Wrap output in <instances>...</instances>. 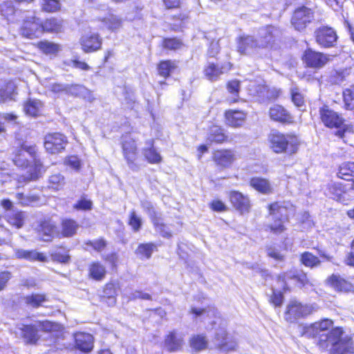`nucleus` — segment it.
Here are the masks:
<instances>
[{
  "mask_svg": "<svg viewBox=\"0 0 354 354\" xmlns=\"http://www.w3.org/2000/svg\"><path fill=\"white\" fill-rule=\"evenodd\" d=\"M298 328L301 336L315 339L320 348L331 346L333 354H354L353 342L342 338V328H333L332 319H324L310 325L299 326Z\"/></svg>",
  "mask_w": 354,
  "mask_h": 354,
  "instance_id": "obj_1",
  "label": "nucleus"
},
{
  "mask_svg": "<svg viewBox=\"0 0 354 354\" xmlns=\"http://www.w3.org/2000/svg\"><path fill=\"white\" fill-rule=\"evenodd\" d=\"M13 162L19 167H27L33 163V168H30L26 178L34 180L39 178L41 174L43 165L41 160L37 158L35 146H28L26 143L17 148L14 153Z\"/></svg>",
  "mask_w": 354,
  "mask_h": 354,
  "instance_id": "obj_2",
  "label": "nucleus"
},
{
  "mask_svg": "<svg viewBox=\"0 0 354 354\" xmlns=\"http://www.w3.org/2000/svg\"><path fill=\"white\" fill-rule=\"evenodd\" d=\"M17 328L27 343L35 344L39 339V330L58 331L61 326L47 320L35 322L34 324H19Z\"/></svg>",
  "mask_w": 354,
  "mask_h": 354,
  "instance_id": "obj_3",
  "label": "nucleus"
},
{
  "mask_svg": "<svg viewBox=\"0 0 354 354\" xmlns=\"http://www.w3.org/2000/svg\"><path fill=\"white\" fill-rule=\"evenodd\" d=\"M270 147L277 153H295L298 149V138L291 134L273 132L269 136Z\"/></svg>",
  "mask_w": 354,
  "mask_h": 354,
  "instance_id": "obj_4",
  "label": "nucleus"
},
{
  "mask_svg": "<svg viewBox=\"0 0 354 354\" xmlns=\"http://www.w3.org/2000/svg\"><path fill=\"white\" fill-rule=\"evenodd\" d=\"M270 215L273 222L269 225L271 232L274 234L283 232L286 227L284 223L288 220V212L284 203H274L269 206Z\"/></svg>",
  "mask_w": 354,
  "mask_h": 354,
  "instance_id": "obj_5",
  "label": "nucleus"
},
{
  "mask_svg": "<svg viewBox=\"0 0 354 354\" xmlns=\"http://www.w3.org/2000/svg\"><path fill=\"white\" fill-rule=\"evenodd\" d=\"M256 36L243 35L237 39V51L245 55L254 56L261 49Z\"/></svg>",
  "mask_w": 354,
  "mask_h": 354,
  "instance_id": "obj_6",
  "label": "nucleus"
},
{
  "mask_svg": "<svg viewBox=\"0 0 354 354\" xmlns=\"http://www.w3.org/2000/svg\"><path fill=\"white\" fill-rule=\"evenodd\" d=\"M319 117L322 123L328 128H341L344 122L342 116L328 106L319 108Z\"/></svg>",
  "mask_w": 354,
  "mask_h": 354,
  "instance_id": "obj_7",
  "label": "nucleus"
},
{
  "mask_svg": "<svg viewBox=\"0 0 354 354\" xmlns=\"http://www.w3.org/2000/svg\"><path fill=\"white\" fill-rule=\"evenodd\" d=\"M314 18L311 9L303 6L295 10L291 19L292 25L299 31L304 30Z\"/></svg>",
  "mask_w": 354,
  "mask_h": 354,
  "instance_id": "obj_8",
  "label": "nucleus"
},
{
  "mask_svg": "<svg viewBox=\"0 0 354 354\" xmlns=\"http://www.w3.org/2000/svg\"><path fill=\"white\" fill-rule=\"evenodd\" d=\"M21 35L27 38H37L43 33L42 22L35 16L27 17L21 28Z\"/></svg>",
  "mask_w": 354,
  "mask_h": 354,
  "instance_id": "obj_9",
  "label": "nucleus"
},
{
  "mask_svg": "<svg viewBox=\"0 0 354 354\" xmlns=\"http://www.w3.org/2000/svg\"><path fill=\"white\" fill-rule=\"evenodd\" d=\"M67 143V138L64 135L55 133L46 136L44 147L47 152L55 154L62 152Z\"/></svg>",
  "mask_w": 354,
  "mask_h": 354,
  "instance_id": "obj_10",
  "label": "nucleus"
},
{
  "mask_svg": "<svg viewBox=\"0 0 354 354\" xmlns=\"http://www.w3.org/2000/svg\"><path fill=\"white\" fill-rule=\"evenodd\" d=\"M302 59L308 67L316 69L324 67L330 60L328 55L315 51L311 48L304 51Z\"/></svg>",
  "mask_w": 354,
  "mask_h": 354,
  "instance_id": "obj_11",
  "label": "nucleus"
},
{
  "mask_svg": "<svg viewBox=\"0 0 354 354\" xmlns=\"http://www.w3.org/2000/svg\"><path fill=\"white\" fill-rule=\"evenodd\" d=\"M122 151L129 167L133 171L138 170V166L135 163L137 158V146L136 141L130 136L124 138Z\"/></svg>",
  "mask_w": 354,
  "mask_h": 354,
  "instance_id": "obj_12",
  "label": "nucleus"
},
{
  "mask_svg": "<svg viewBox=\"0 0 354 354\" xmlns=\"http://www.w3.org/2000/svg\"><path fill=\"white\" fill-rule=\"evenodd\" d=\"M289 281H292L295 285L304 286L307 283L308 279L306 274L297 270H291L277 277V282L283 290L288 288Z\"/></svg>",
  "mask_w": 354,
  "mask_h": 354,
  "instance_id": "obj_13",
  "label": "nucleus"
},
{
  "mask_svg": "<svg viewBox=\"0 0 354 354\" xmlns=\"http://www.w3.org/2000/svg\"><path fill=\"white\" fill-rule=\"evenodd\" d=\"M279 33V30L273 26H270L261 28L256 36L261 48H272Z\"/></svg>",
  "mask_w": 354,
  "mask_h": 354,
  "instance_id": "obj_14",
  "label": "nucleus"
},
{
  "mask_svg": "<svg viewBox=\"0 0 354 354\" xmlns=\"http://www.w3.org/2000/svg\"><path fill=\"white\" fill-rule=\"evenodd\" d=\"M315 38L319 45L324 48H330L334 46L337 36L333 28L322 27L315 31Z\"/></svg>",
  "mask_w": 354,
  "mask_h": 354,
  "instance_id": "obj_15",
  "label": "nucleus"
},
{
  "mask_svg": "<svg viewBox=\"0 0 354 354\" xmlns=\"http://www.w3.org/2000/svg\"><path fill=\"white\" fill-rule=\"evenodd\" d=\"M309 310L306 306L301 305L297 301H291L287 306L285 313V319L288 322H293L296 319L308 315Z\"/></svg>",
  "mask_w": 354,
  "mask_h": 354,
  "instance_id": "obj_16",
  "label": "nucleus"
},
{
  "mask_svg": "<svg viewBox=\"0 0 354 354\" xmlns=\"http://www.w3.org/2000/svg\"><path fill=\"white\" fill-rule=\"evenodd\" d=\"M229 197L233 207L241 214L249 212L250 203L247 196H244L241 192L232 191L230 193Z\"/></svg>",
  "mask_w": 354,
  "mask_h": 354,
  "instance_id": "obj_17",
  "label": "nucleus"
},
{
  "mask_svg": "<svg viewBox=\"0 0 354 354\" xmlns=\"http://www.w3.org/2000/svg\"><path fill=\"white\" fill-rule=\"evenodd\" d=\"M80 44L85 53L94 52L101 48L102 38L98 34H87L82 37Z\"/></svg>",
  "mask_w": 354,
  "mask_h": 354,
  "instance_id": "obj_18",
  "label": "nucleus"
},
{
  "mask_svg": "<svg viewBox=\"0 0 354 354\" xmlns=\"http://www.w3.org/2000/svg\"><path fill=\"white\" fill-rule=\"evenodd\" d=\"M269 115L271 120L283 124H290L293 122L291 114L281 105L274 104L269 109Z\"/></svg>",
  "mask_w": 354,
  "mask_h": 354,
  "instance_id": "obj_19",
  "label": "nucleus"
},
{
  "mask_svg": "<svg viewBox=\"0 0 354 354\" xmlns=\"http://www.w3.org/2000/svg\"><path fill=\"white\" fill-rule=\"evenodd\" d=\"M213 158L217 165L221 167H229L235 160L233 151L230 149L217 150L214 153Z\"/></svg>",
  "mask_w": 354,
  "mask_h": 354,
  "instance_id": "obj_20",
  "label": "nucleus"
},
{
  "mask_svg": "<svg viewBox=\"0 0 354 354\" xmlns=\"http://www.w3.org/2000/svg\"><path fill=\"white\" fill-rule=\"evenodd\" d=\"M56 229V224L51 219H44L39 223L37 231L40 239L44 241H51Z\"/></svg>",
  "mask_w": 354,
  "mask_h": 354,
  "instance_id": "obj_21",
  "label": "nucleus"
},
{
  "mask_svg": "<svg viewBox=\"0 0 354 354\" xmlns=\"http://www.w3.org/2000/svg\"><path fill=\"white\" fill-rule=\"evenodd\" d=\"M14 255L16 259H25L27 261H38L41 262L47 261L46 256L43 254L37 252L35 250H26L24 249H15Z\"/></svg>",
  "mask_w": 354,
  "mask_h": 354,
  "instance_id": "obj_22",
  "label": "nucleus"
},
{
  "mask_svg": "<svg viewBox=\"0 0 354 354\" xmlns=\"http://www.w3.org/2000/svg\"><path fill=\"white\" fill-rule=\"evenodd\" d=\"M75 342L76 348L85 353L90 352L93 348V337L88 333H76Z\"/></svg>",
  "mask_w": 354,
  "mask_h": 354,
  "instance_id": "obj_23",
  "label": "nucleus"
},
{
  "mask_svg": "<svg viewBox=\"0 0 354 354\" xmlns=\"http://www.w3.org/2000/svg\"><path fill=\"white\" fill-rule=\"evenodd\" d=\"M230 68L231 64L230 62L225 64L221 67H218L213 63H208V65L205 68L204 72L208 80L215 81L221 74L228 71Z\"/></svg>",
  "mask_w": 354,
  "mask_h": 354,
  "instance_id": "obj_24",
  "label": "nucleus"
},
{
  "mask_svg": "<svg viewBox=\"0 0 354 354\" xmlns=\"http://www.w3.org/2000/svg\"><path fill=\"white\" fill-rule=\"evenodd\" d=\"M246 118V113L243 111L229 110L225 112V119L227 125L232 127H239L243 125Z\"/></svg>",
  "mask_w": 354,
  "mask_h": 354,
  "instance_id": "obj_25",
  "label": "nucleus"
},
{
  "mask_svg": "<svg viewBox=\"0 0 354 354\" xmlns=\"http://www.w3.org/2000/svg\"><path fill=\"white\" fill-rule=\"evenodd\" d=\"M250 185L252 188L263 194H270L273 192L272 185L266 178L254 177L250 179Z\"/></svg>",
  "mask_w": 354,
  "mask_h": 354,
  "instance_id": "obj_26",
  "label": "nucleus"
},
{
  "mask_svg": "<svg viewBox=\"0 0 354 354\" xmlns=\"http://www.w3.org/2000/svg\"><path fill=\"white\" fill-rule=\"evenodd\" d=\"M328 283L335 290L339 292H348L353 288L351 283L340 276L335 274H333L328 279Z\"/></svg>",
  "mask_w": 354,
  "mask_h": 354,
  "instance_id": "obj_27",
  "label": "nucleus"
},
{
  "mask_svg": "<svg viewBox=\"0 0 354 354\" xmlns=\"http://www.w3.org/2000/svg\"><path fill=\"white\" fill-rule=\"evenodd\" d=\"M216 344L223 351H233L236 347L235 342H229L226 331L221 329L216 335Z\"/></svg>",
  "mask_w": 354,
  "mask_h": 354,
  "instance_id": "obj_28",
  "label": "nucleus"
},
{
  "mask_svg": "<svg viewBox=\"0 0 354 354\" xmlns=\"http://www.w3.org/2000/svg\"><path fill=\"white\" fill-rule=\"evenodd\" d=\"M326 195L337 201H342L344 200V187L339 183L330 182L328 184L326 188Z\"/></svg>",
  "mask_w": 354,
  "mask_h": 354,
  "instance_id": "obj_29",
  "label": "nucleus"
},
{
  "mask_svg": "<svg viewBox=\"0 0 354 354\" xmlns=\"http://www.w3.org/2000/svg\"><path fill=\"white\" fill-rule=\"evenodd\" d=\"M106 274L105 267L100 262H93L88 266V276L95 281L103 280Z\"/></svg>",
  "mask_w": 354,
  "mask_h": 354,
  "instance_id": "obj_30",
  "label": "nucleus"
},
{
  "mask_svg": "<svg viewBox=\"0 0 354 354\" xmlns=\"http://www.w3.org/2000/svg\"><path fill=\"white\" fill-rule=\"evenodd\" d=\"M183 343L182 337L176 335L174 332L170 333L165 340V348L171 352L180 349Z\"/></svg>",
  "mask_w": 354,
  "mask_h": 354,
  "instance_id": "obj_31",
  "label": "nucleus"
},
{
  "mask_svg": "<svg viewBox=\"0 0 354 354\" xmlns=\"http://www.w3.org/2000/svg\"><path fill=\"white\" fill-rule=\"evenodd\" d=\"M149 147L142 150V153L146 160L152 164H157L161 162L162 157L159 153L153 148V140H150L146 142Z\"/></svg>",
  "mask_w": 354,
  "mask_h": 354,
  "instance_id": "obj_32",
  "label": "nucleus"
},
{
  "mask_svg": "<svg viewBox=\"0 0 354 354\" xmlns=\"http://www.w3.org/2000/svg\"><path fill=\"white\" fill-rule=\"evenodd\" d=\"M37 46L43 53L50 56H56L62 49L60 45L48 40L38 42Z\"/></svg>",
  "mask_w": 354,
  "mask_h": 354,
  "instance_id": "obj_33",
  "label": "nucleus"
},
{
  "mask_svg": "<svg viewBox=\"0 0 354 354\" xmlns=\"http://www.w3.org/2000/svg\"><path fill=\"white\" fill-rule=\"evenodd\" d=\"M227 136L223 132V129L216 125L211 127L207 134V141L209 142L221 143L225 141Z\"/></svg>",
  "mask_w": 354,
  "mask_h": 354,
  "instance_id": "obj_34",
  "label": "nucleus"
},
{
  "mask_svg": "<svg viewBox=\"0 0 354 354\" xmlns=\"http://www.w3.org/2000/svg\"><path fill=\"white\" fill-rule=\"evenodd\" d=\"M43 104L39 100H30L24 105V111L28 115L36 117L41 114Z\"/></svg>",
  "mask_w": 354,
  "mask_h": 354,
  "instance_id": "obj_35",
  "label": "nucleus"
},
{
  "mask_svg": "<svg viewBox=\"0 0 354 354\" xmlns=\"http://www.w3.org/2000/svg\"><path fill=\"white\" fill-rule=\"evenodd\" d=\"M78 228L79 225L73 219L66 218L63 219L62 221V234L64 237H71L74 236Z\"/></svg>",
  "mask_w": 354,
  "mask_h": 354,
  "instance_id": "obj_36",
  "label": "nucleus"
},
{
  "mask_svg": "<svg viewBox=\"0 0 354 354\" xmlns=\"http://www.w3.org/2000/svg\"><path fill=\"white\" fill-rule=\"evenodd\" d=\"M337 176L346 180H349L351 177L354 176V162H345L341 164Z\"/></svg>",
  "mask_w": 354,
  "mask_h": 354,
  "instance_id": "obj_37",
  "label": "nucleus"
},
{
  "mask_svg": "<svg viewBox=\"0 0 354 354\" xmlns=\"http://www.w3.org/2000/svg\"><path fill=\"white\" fill-rule=\"evenodd\" d=\"M177 68L175 61H161L158 66V71L160 76L168 77L171 73Z\"/></svg>",
  "mask_w": 354,
  "mask_h": 354,
  "instance_id": "obj_38",
  "label": "nucleus"
},
{
  "mask_svg": "<svg viewBox=\"0 0 354 354\" xmlns=\"http://www.w3.org/2000/svg\"><path fill=\"white\" fill-rule=\"evenodd\" d=\"M62 21L55 18L48 19L42 23L43 32H59L62 31Z\"/></svg>",
  "mask_w": 354,
  "mask_h": 354,
  "instance_id": "obj_39",
  "label": "nucleus"
},
{
  "mask_svg": "<svg viewBox=\"0 0 354 354\" xmlns=\"http://www.w3.org/2000/svg\"><path fill=\"white\" fill-rule=\"evenodd\" d=\"M15 90V84L12 82H8L4 88L0 89V102H4L8 100H14Z\"/></svg>",
  "mask_w": 354,
  "mask_h": 354,
  "instance_id": "obj_40",
  "label": "nucleus"
},
{
  "mask_svg": "<svg viewBox=\"0 0 354 354\" xmlns=\"http://www.w3.org/2000/svg\"><path fill=\"white\" fill-rule=\"evenodd\" d=\"M157 250V245L153 243H141L136 250L137 255L146 259L151 258L152 253Z\"/></svg>",
  "mask_w": 354,
  "mask_h": 354,
  "instance_id": "obj_41",
  "label": "nucleus"
},
{
  "mask_svg": "<svg viewBox=\"0 0 354 354\" xmlns=\"http://www.w3.org/2000/svg\"><path fill=\"white\" fill-rule=\"evenodd\" d=\"M16 198L19 203L24 206H33L37 205L39 201V197L35 194H24L23 193H17Z\"/></svg>",
  "mask_w": 354,
  "mask_h": 354,
  "instance_id": "obj_42",
  "label": "nucleus"
},
{
  "mask_svg": "<svg viewBox=\"0 0 354 354\" xmlns=\"http://www.w3.org/2000/svg\"><path fill=\"white\" fill-rule=\"evenodd\" d=\"M101 21L104 23V25L106 28L111 30H115L120 28L122 26L121 19L112 14L109 15Z\"/></svg>",
  "mask_w": 354,
  "mask_h": 354,
  "instance_id": "obj_43",
  "label": "nucleus"
},
{
  "mask_svg": "<svg viewBox=\"0 0 354 354\" xmlns=\"http://www.w3.org/2000/svg\"><path fill=\"white\" fill-rule=\"evenodd\" d=\"M353 100H354V84L343 91L344 107L346 110L352 111L354 109V105L351 102Z\"/></svg>",
  "mask_w": 354,
  "mask_h": 354,
  "instance_id": "obj_44",
  "label": "nucleus"
},
{
  "mask_svg": "<svg viewBox=\"0 0 354 354\" xmlns=\"http://www.w3.org/2000/svg\"><path fill=\"white\" fill-rule=\"evenodd\" d=\"M300 261L304 266L310 268L317 267L319 266L321 262L318 257L309 252L301 254Z\"/></svg>",
  "mask_w": 354,
  "mask_h": 354,
  "instance_id": "obj_45",
  "label": "nucleus"
},
{
  "mask_svg": "<svg viewBox=\"0 0 354 354\" xmlns=\"http://www.w3.org/2000/svg\"><path fill=\"white\" fill-rule=\"evenodd\" d=\"M152 223L155 227L156 231L162 236L165 238H170L171 236L170 230L162 223L160 216L157 219H155Z\"/></svg>",
  "mask_w": 354,
  "mask_h": 354,
  "instance_id": "obj_46",
  "label": "nucleus"
},
{
  "mask_svg": "<svg viewBox=\"0 0 354 354\" xmlns=\"http://www.w3.org/2000/svg\"><path fill=\"white\" fill-rule=\"evenodd\" d=\"M50 187L59 190L65 185L64 177L60 174H55L51 175L48 178Z\"/></svg>",
  "mask_w": 354,
  "mask_h": 354,
  "instance_id": "obj_47",
  "label": "nucleus"
},
{
  "mask_svg": "<svg viewBox=\"0 0 354 354\" xmlns=\"http://www.w3.org/2000/svg\"><path fill=\"white\" fill-rule=\"evenodd\" d=\"M140 205L144 212L148 214L151 221L160 217L159 214L156 211L151 202L143 200L141 201Z\"/></svg>",
  "mask_w": 354,
  "mask_h": 354,
  "instance_id": "obj_48",
  "label": "nucleus"
},
{
  "mask_svg": "<svg viewBox=\"0 0 354 354\" xmlns=\"http://www.w3.org/2000/svg\"><path fill=\"white\" fill-rule=\"evenodd\" d=\"M348 75L347 71H333L330 73L328 80L333 84H340L346 80V77Z\"/></svg>",
  "mask_w": 354,
  "mask_h": 354,
  "instance_id": "obj_49",
  "label": "nucleus"
},
{
  "mask_svg": "<svg viewBox=\"0 0 354 354\" xmlns=\"http://www.w3.org/2000/svg\"><path fill=\"white\" fill-rule=\"evenodd\" d=\"M0 12L2 16L5 17L8 20H9L10 17H12L15 12V8L12 1H3L0 5Z\"/></svg>",
  "mask_w": 354,
  "mask_h": 354,
  "instance_id": "obj_50",
  "label": "nucleus"
},
{
  "mask_svg": "<svg viewBox=\"0 0 354 354\" xmlns=\"http://www.w3.org/2000/svg\"><path fill=\"white\" fill-rule=\"evenodd\" d=\"M292 101L299 109H304L305 101L303 95L299 92L298 88H291Z\"/></svg>",
  "mask_w": 354,
  "mask_h": 354,
  "instance_id": "obj_51",
  "label": "nucleus"
},
{
  "mask_svg": "<svg viewBox=\"0 0 354 354\" xmlns=\"http://www.w3.org/2000/svg\"><path fill=\"white\" fill-rule=\"evenodd\" d=\"M26 303L34 308L39 307L43 302L46 301V296L40 294H32L25 298Z\"/></svg>",
  "mask_w": 354,
  "mask_h": 354,
  "instance_id": "obj_52",
  "label": "nucleus"
},
{
  "mask_svg": "<svg viewBox=\"0 0 354 354\" xmlns=\"http://www.w3.org/2000/svg\"><path fill=\"white\" fill-rule=\"evenodd\" d=\"M86 93H87V89L84 86L79 84H68L66 95L81 97L84 96Z\"/></svg>",
  "mask_w": 354,
  "mask_h": 354,
  "instance_id": "obj_53",
  "label": "nucleus"
},
{
  "mask_svg": "<svg viewBox=\"0 0 354 354\" xmlns=\"http://www.w3.org/2000/svg\"><path fill=\"white\" fill-rule=\"evenodd\" d=\"M207 340L203 335H196L191 339V346L196 350L201 351L206 348Z\"/></svg>",
  "mask_w": 354,
  "mask_h": 354,
  "instance_id": "obj_54",
  "label": "nucleus"
},
{
  "mask_svg": "<svg viewBox=\"0 0 354 354\" xmlns=\"http://www.w3.org/2000/svg\"><path fill=\"white\" fill-rule=\"evenodd\" d=\"M25 216L24 212H18L13 213L9 216V223L16 226L17 228H21L24 225Z\"/></svg>",
  "mask_w": 354,
  "mask_h": 354,
  "instance_id": "obj_55",
  "label": "nucleus"
},
{
  "mask_svg": "<svg viewBox=\"0 0 354 354\" xmlns=\"http://www.w3.org/2000/svg\"><path fill=\"white\" fill-rule=\"evenodd\" d=\"M190 313L194 314L196 317H210L211 315H215L216 310L214 308H198L196 307H192Z\"/></svg>",
  "mask_w": 354,
  "mask_h": 354,
  "instance_id": "obj_56",
  "label": "nucleus"
},
{
  "mask_svg": "<svg viewBox=\"0 0 354 354\" xmlns=\"http://www.w3.org/2000/svg\"><path fill=\"white\" fill-rule=\"evenodd\" d=\"M129 225L134 232H138L141 228L142 219L137 216L134 210H132L130 212Z\"/></svg>",
  "mask_w": 354,
  "mask_h": 354,
  "instance_id": "obj_57",
  "label": "nucleus"
},
{
  "mask_svg": "<svg viewBox=\"0 0 354 354\" xmlns=\"http://www.w3.org/2000/svg\"><path fill=\"white\" fill-rule=\"evenodd\" d=\"M51 257L53 261L63 263H68L71 259L67 252L62 251V250L55 251L51 254Z\"/></svg>",
  "mask_w": 354,
  "mask_h": 354,
  "instance_id": "obj_58",
  "label": "nucleus"
},
{
  "mask_svg": "<svg viewBox=\"0 0 354 354\" xmlns=\"http://www.w3.org/2000/svg\"><path fill=\"white\" fill-rule=\"evenodd\" d=\"M41 5L46 12H55L60 8V3L57 0H41Z\"/></svg>",
  "mask_w": 354,
  "mask_h": 354,
  "instance_id": "obj_59",
  "label": "nucleus"
},
{
  "mask_svg": "<svg viewBox=\"0 0 354 354\" xmlns=\"http://www.w3.org/2000/svg\"><path fill=\"white\" fill-rule=\"evenodd\" d=\"M92 205L91 201L82 198L73 205V208L77 210H89L92 208Z\"/></svg>",
  "mask_w": 354,
  "mask_h": 354,
  "instance_id": "obj_60",
  "label": "nucleus"
},
{
  "mask_svg": "<svg viewBox=\"0 0 354 354\" xmlns=\"http://www.w3.org/2000/svg\"><path fill=\"white\" fill-rule=\"evenodd\" d=\"M163 46L170 50H176L180 48L182 42L176 38L166 39L164 40Z\"/></svg>",
  "mask_w": 354,
  "mask_h": 354,
  "instance_id": "obj_61",
  "label": "nucleus"
},
{
  "mask_svg": "<svg viewBox=\"0 0 354 354\" xmlns=\"http://www.w3.org/2000/svg\"><path fill=\"white\" fill-rule=\"evenodd\" d=\"M272 293L270 298V302L272 303L274 306H281L283 303V296L280 291H276L272 289Z\"/></svg>",
  "mask_w": 354,
  "mask_h": 354,
  "instance_id": "obj_62",
  "label": "nucleus"
},
{
  "mask_svg": "<svg viewBox=\"0 0 354 354\" xmlns=\"http://www.w3.org/2000/svg\"><path fill=\"white\" fill-rule=\"evenodd\" d=\"M129 299L130 300H135L137 299H143V300H151L152 299L151 296L149 294H148L147 292H143L139 291V290H136V291L131 292L129 296Z\"/></svg>",
  "mask_w": 354,
  "mask_h": 354,
  "instance_id": "obj_63",
  "label": "nucleus"
},
{
  "mask_svg": "<svg viewBox=\"0 0 354 354\" xmlns=\"http://www.w3.org/2000/svg\"><path fill=\"white\" fill-rule=\"evenodd\" d=\"M104 292L107 295L110 305H113L115 303V298L113 295L115 294V288L113 284H106Z\"/></svg>",
  "mask_w": 354,
  "mask_h": 354,
  "instance_id": "obj_64",
  "label": "nucleus"
}]
</instances>
